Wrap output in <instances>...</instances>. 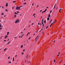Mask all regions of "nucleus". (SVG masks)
<instances>
[{
	"label": "nucleus",
	"instance_id": "1",
	"mask_svg": "<svg viewBox=\"0 0 65 65\" xmlns=\"http://www.w3.org/2000/svg\"><path fill=\"white\" fill-rule=\"evenodd\" d=\"M21 7H23V6H20L19 7H18V10H19V9H20V8H21Z\"/></svg>",
	"mask_w": 65,
	"mask_h": 65
},
{
	"label": "nucleus",
	"instance_id": "2",
	"mask_svg": "<svg viewBox=\"0 0 65 65\" xmlns=\"http://www.w3.org/2000/svg\"><path fill=\"white\" fill-rule=\"evenodd\" d=\"M19 19L17 20L16 21H15V23H18V21H19Z\"/></svg>",
	"mask_w": 65,
	"mask_h": 65
},
{
	"label": "nucleus",
	"instance_id": "3",
	"mask_svg": "<svg viewBox=\"0 0 65 65\" xmlns=\"http://www.w3.org/2000/svg\"><path fill=\"white\" fill-rule=\"evenodd\" d=\"M8 3L7 2L6 3V7H7L8 6Z\"/></svg>",
	"mask_w": 65,
	"mask_h": 65
},
{
	"label": "nucleus",
	"instance_id": "4",
	"mask_svg": "<svg viewBox=\"0 0 65 65\" xmlns=\"http://www.w3.org/2000/svg\"><path fill=\"white\" fill-rule=\"evenodd\" d=\"M7 37H8V36H6L5 37V38L6 39V38H7Z\"/></svg>",
	"mask_w": 65,
	"mask_h": 65
},
{
	"label": "nucleus",
	"instance_id": "5",
	"mask_svg": "<svg viewBox=\"0 0 65 65\" xmlns=\"http://www.w3.org/2000/svg\"><path fill=\"white\" fill-rule=\"evenodd\" d=\"M54 24V23H53L52 24H51L50 26V27H52V25H53Z\"/></svg>",
	"mask_w": 65,
	"mask_h": 65
},
{
	"label": "nucleus",
	"instance_id": "6",
	"mask_svg": "<svg viewBox=\"0 0 65 65\" xmlns=\"http://www.w3.org/2000/svg\"><path fill=\"white\" fill-rule=\"evenodd\" d=\"M2 25L0 24V28H2Z\"/></svg>",
	"mask_w": 65,
	"mask_h": 65
},
{
	"label": "nucleus",
	"instance_id": "7",
	"mask_svg": "<svg viewBox=\"0 0 65 65\" xmlns=\"http://www.w3.org/2000/svg\"><path fill=\"white\" fill-rule=\"evenodd\" d=\"M7 50V48H6L4 50V51H5L6 50Z\"/></svg>",
	"mask_w": 65,
	"mask_h": 65
},
{
	"label": "nucleus",
	"instance_id": "8",
	"mask_svg": "<svg viewBox=\"0 0 65 65\" xmlns=\"http://www.w3.org/2000/svg\"><path fill=\"white\" fill-rule=\"evenodd\" d=\"M22 47H23V45H22L21 46V48H22Z\"/></svg>",
	"mask_w": 65,
	"mask_h": 65
},
{
	"label": "nucleus",
	"instance_id": "9",
	"mask_svg": "<svg viewBox=\"0 0 65 65\" xmlns=\"http://www.w3.org/2000/svg\"><path fill=\"white\" fill-rule=\"evenodd\" d=\"M16 9H17V10H18V7H17Z\"/></svg>",
	"mask_w": 65,
	"mask_h": 65
},
{
	"label": "nucleus",
	"instance_id": "10",
	"mask_svg": "<svg viewBox=\"0 0 65 65\" xmlns=\"http://www.w3.org/2000/svg\"><path fill=\"white\" fill-rule=\"evenodd\" d=\"M9 34V32H7V35H8Z\"/></svg>",
	"mask_w": 65,
	"mask_h": 65
},
{
	"label": "nucleus",
	"instance_id": "11",
	"mask_svg": "<svg viewBox=\"0 0 65 65\" xmlns=\"http://www.w3.org/2000/svg\"><path fill=\"white\" fill-rule=\"evenodd\" d=\"M50 20V18H49L48 17V18H47V20L48 21V20Z\"/></svg>",
	"mask_w": 65,
	"mask_h": 65
},
{
	"label": "nucleus",
	"instance_id": "12",
	"mask_svg": "<svg viewBox=\"0 0 65 65\" xmlns=\"http://www.w3.org/2000/svg\"><path fill=\"white\" fill-rule=\"evenodd\" d=\"M51 16V15H48V18H50Z\"/></svg>",
	"mask_w": 65,
	"mask_h": 65
},
{
	"label": "nucleus",
	"instance_id": "13",
	"mask_svg": "<svg viewBox=\"0 0 65 65\" xmlns=\"http://www.w3.org/2000/svg\"><path fill=\"white\" fill-rule=\"evenodd\" d=\"M14 17L15 18H16L17 17V15L15 14L14 15Z\"/></svg>",
	"mask_w": 65,
	"mask_h": 65
},
{
	"label": "nucleus",
	"instance_id": "14",
	"mask_svg": "<svg viewBox=\"0 0 65 65\" xmlns=\"http://www.w3.org/2000/svg\"><path fill=\"white\" fill-rule=\"evenodd\" d=\"M36 14L35 13H34V14L33 15V16H34V15H35Z\"/></svg>",
	"mask_w": 65,
	"mask_h": 65
},
{
	"label": "nucleus",
	"instance_id": "15",
	"mask_svg": "<svg viewBox=\"0 0 65 65\" xmlns=\"http://www.w3.org/2000/svg\"><path fill=\"white\" fill-rule=\"evenodd\" d=\"M44 23H46V20H45L44 22Z\"/></svg>",
	"mask_w": 65,
	"mask_h": 65
},
{
	"label": "nucleus",
	"instance_id": "16",
	"mask_svg": "<svg viewBox=\"0 0 65 65\" xmlns=\"http://www.w3.org/2000/svg\"><path fill=\"white\" fill-rule=\"evenodd\" d=\"M13 61H14V57L13 58Z\"/></svg>",
	"mask_w": 65,
	"mask_h": 65
},
{
	"label": "nucleus",
	"instance_id": "17",
	"mask_svg": "<svg viewBox=\"0 0 65 65\" xmlns=\"http://www.w3.org/2000/svg\"><path fill=\"white\" fill-rule=\"evenodd\" d=\"M16 2V1H14L13 2V3H15Z\"/></svg>",
	"mask_w": 65,
	"mask_h": 65
},
{
	"label": "nucleus",
	"instance_id": "18",
	"mask_svg": "<svg viewBox=\"0 0 65 65\" xmlns=\"http://www.w3.org/2000/svg\"><path fill=\"white\" fill-rule=\"evenodd\" d=\"M8 11V10H7V9H6V11L7 12V11Z\"/></svg>",
	"mask_w": 65,
	"mask_h": 65
},
{
	"label": "nucleus",
	"instance_id": "19",
	"mask_svg": "<svg viewBox=\"0 0 65 65\" xmlns=\"http://www.w3.org/2000/svg\"><path fill=\"white\" fill-rule=\"evenodd\" d=\"M15 14H18V13L16 12H15Z\"/></svg>",
	"mask_w": 65,
	"mask_h": 65
},
{
	"label": "nucleus",
	"instance_id": "20",
	"mask_svg": "<svg viewBox=\"0 0 65 65\" xmlns=\"http://www.w3.org/2000/svg\"><path fill=\"white\" fill-rule=\"evenodd\" d=\"M43 22V19L42 20V22Z\"/></svg>",
	"mask_w": 65,
	"mask_h": 65
},
{
	"label": "nucleus",
	"instance_id": "21",
	"mask_svg": "<svg viewBox=\"0 0 65 65\" xmlns=\"http://www.w3.org/2000/svg\"><path fill=\"white\" fill-rule=\"evenodd\" d=\"M56 7V6H54V7L53 8V9H55V7Z\"/></svg>",
	"mask_w": 65,
	"mask_h": 65
},
{
	"label": "nucleus",
	"instance_id": "22",
	"mask_svg": "<svg viewBox=\"0 0 65 65\" xmlns=\"http://www.w3.org/2000/svg\"><path fill=\"white\" fill-rule=\"evenodd\" d=\"M1 14L2 15H3L4 14V13H2Z\"/></svg>",
	"mask_w": 65,
	"mask_h": 65
},
{
	"label": "nucleus",
	"instance_id": "23",
	"mask_svg": "<svg viewBox=\"0 0 65 65\" xmlns=\"http://www.w3.org/2000/svg\"><path fill=\"white\" fill-rule=\"evenodd\" d=\"M30 63V61H29L28 62V64H29Z\"/></svg>",
	"mask_w": 65,
	"mask_h": 65
},
{
	"label": "nucleus",
	"instance_id": "24",
	"mask_svg": "<svg viewBox=\"0 0 65 65\" xmlns=\"http://www.w3.org/2000/svg\"><path fill=\"white\" fill-rule=\"evenodd\" d=\"M34 24V23H32V24H31V25H33Z\"/></svg>",
	"mask_w": 65,
	"mask_h": 65
},
{
	"label": "nucleus",
	"instance_id": "25",
	"mask_svg": "<svg viewBox=\"0 0 65 65\" xmlns=\"http://www.w3.org/2000/svg\"><path fill=\"white\" fill-rule=\"evenodd\" d=\"M34 3H33V4H32V6H33L34 5Z\"/></svg>",
	"mask_w": 65,
	"mask_h": 65
},
{
	"label": "nucleus",
	"instance_id": "26",
	"mask_svg": "<svg viewBox=\"0 0 65 65\" xmlns=\"http://www.w3.org/2000/svg\"><path fill=\"white\" fill-rule=\"evenodd\" d=\"M5 41H6V40H5L4 41V42H5Z\"/></svg>",
	"mask_w": 65,
	"mask_h": 65
},
{
	"label": "nucleus",
	"instance_id": "27",
	"mask_svg": "<svg viewBox=\"0 0 65 65\" xmlns=\"http://www.w3.org/2000/svg\"><path fill=\"white\" fill-rule=\"evenodd\" d=\"M26 4V3H24L23 4H24V5L25 4Z\"/></svg>",
	"mask_w": 65,
	"mask_h": 65
},
{
	"label": "nucleus",
	"instance_id": "28",
	"mask_svg": "<svg viewBox=\"0 0 65 65\" xmlns=\"http://www.w3.org/2000/svg\"><path fill=\"white\" fill-rule=\"evenodd\" d=\"M43 26V27H44V24H42Z\"/></svg>",
	"mask_w": 65,
	"mask_h": 65
},
{
	"label": "nucleus",
	"instance_id": "29",
	"mask_svg": "<svg viewBox=\"0 0 65 65\" xmlns=\"http://www.w3.org/2000/svg\"><path fill=\"white\" fill-rule=\"evenodd\" d=\"M24 34L22 35V37H23V36H24Z\"/></svg>",
	"mask_w": 65,
	"mask_h": 65
},
{
	"label": "nucleus",
	"instance_id": "30",
	"mask_svg": "<svg viewBox=\"0 0 65 65\" xmlns=\"http://www.w3.org/2000/svg\"><path fill=\"white\" fill-rule=\"evenodd\" d=\"M52 11L51 10L50 12V13H51V12H52Z\"/></svg>",
	"mask_w": 65,
	"mask_h": 65
},
{
	"label": "nucleus",
	"instance_id": "31",
	"mask_svg": "<svg viewBox=\"0 0 65 65\" xmlns=\"http://www.w3.org/2000/svg\"><path fill=\"white\" fill-rule=\"evenodd\" d=\"M24 54V53H22L21 54L22 55H23Z\"/></svg>",
	"mask_w": 65,
	"mask_h": 65
},
{
	"label": "nucleus",
	"instance_id": "32",
	"mask_svg": "<svg viewBox=\"0 0 65 65\" xmlns=\"http://www.w3.org/2000/svg\"><path fill=\"white\" fill-rule=\"evenodd\" d=\"M10 43V42H9L7 44H9V43Z\"/></svg>",
	"mask_w": 65,
	"mask_h": 65
},
{
	"label": "nucleus",
	"instance_id": "33",
	"mask_svg": "<svg viewBox=\"0 0 65 65\" xmlns=\"http://www.w3.org/2000/svg\"><path fill=\"white\" fill-rule=\"evenodd\" d=\"M43 22H42V25H43Z\"/></svg>",
	"mask_w": 65,
	"mask_h": 65
},
{
	"label": "nucleus",
	"instance_id": "34",
	"mask_svg": "<svg viewBox=\"0 0 65 65\" xmlns=\"http://www.w3.org/2000/svg\"><path fill=\"white\" fill-rule=\"evenodd\" d=\"M9 63H10H10H11V61H9Z\"/></svg>",
	"mask_w": 65,
	"mask_h": 65
},
{
	"label": "nucleus",
	"instance_id": "35",
	"mask_svg": "<svg viewBox=\"0 0 65 65\" xmlns=\"http://www.w3.org/2000/svg\"><path fill=\"white\" fill-rule=\"evenodd\" d=\"M59 12H61V11L60 10H59Z\"/></svg>",
	"mask_w": 65,
	"mask_h": 65
},
{
	"label": "nucleus",
	"instance_id": "36",
	"mask_svg": "<svg viewBox=\"0 0 65 65\" xmlns=\"http://www.w3.org/2000/svg\"><path fill=\"white\" fill-rule=\"evenodd\" d=\"M48 27V26H47L46 28V29H47Z\"/></svg>",
	"mask_w": 65,
	"mask_h": 65
},
{
	"label": "nucleus",
	"instance_id": "37",
	"mask_svg": "<svg viewBox=\"0 0 65 65\" xmlns=\"http://www.w3.org/2000/svg\"><path fill=\"white\" fill-rule=\"evenodd\" d=\"M14 8V7H13L12 8V9H13Z\"/></svg>",
	"mask_w": 65,
	"mask_h": 65
},
{
	"label": "nucleus",
	"instance_id": "38",
	"mask_svg": "<svg viewBox=\"0 0 65 65\" xmlns=\"http://www.w3.org/2000/svg\"><path fill=\"white\" fill-rule=\"evenodd\" d=\"M31 39V38L30 37L29 38V39H28L29 40V39Z\"/></svg>",
	"mask_w": 65,
	"mask_h": 65
},
{
	"label": "nucleus",
	"instance_id": "39",
	"mask_svg": "<svg viewBox=\"0 0 65 65\" xmlns=\"http://www.w3.org/2000/svg\"><path fill=\"white\" fill-rule=\"evenodd\" d=\"M46 10H47V9H45V11H46Z\"/></svg>",
	"mask_w": 65,
	"mask_h": 65
},
{
	"label": "nucleus",
	"instance_id": "40",
	"mask_svg": "<svg viewBox=\"0 0 65 65\" xmlns=\"http://www.w3.org/2000/svg\"><path fill=\"white\" fill-rule=\"evenodd\" d=\"M10 58V57H8V59H9Z\"/></svg>",
	"mask_w": 65,
	"mask_h": 65
},
{
	"label": "nucleus",
	"instance_id": "41",
	"mask_svg": "<svg viewBox=\"0 0 65 65\" xmlns=\"http://www.w3.org/2000/svg\"><path fill=\"white\" fill-rule=\"evenodd\" d=\"M54 21H55V22H56V19H55V20Z\"/></svg>",
	"mask_w": 65,
	"mask_h": 65
},
{
	"label": "nucleus",
	"instance_id": "42",
	"mask_svg": "<svg viewBox=\"0 0 65 65\" xmlns=\"http://www.w3.org/2000/svg\"><path fill=\"white\" fill-rule=\"evenodd\" d=\"M51 21L50 22V23H49V24H51Z\"/></svg>",
	"mask_w": 65,
	"mask_h": 65
},
{
	"label": "nucleus",
	"instance_id": "43",
	"mask_svg": "<svg viewBox=\"0 0 65 65\" xmlns=\"http://www.w3.org/2000/svg\"><path fill=\"white\" fill-rule=\"evenodd\" d=\"M25 50H23V52H25Z\"/></svg>",
	"mask_w": 65,
	"mask_h": 65
},
{
	"label": "nucleus",
	"instance_id": "44",
	"mask_svg": "<svg viewBox=\"0 0 65 65\" xmlns=\"http://www.w3.org/2000/svg\"><path fill=\"white\" fill-rule=\"evenodd\" d=\"M17 13H19V12L18 11H17Z\"/></svg>",
	"mask_w": 65,
	"mask_h": 65
},
{
	"label": "nucleus",
	"instance_id": "45",
	"mask_svg": "<svg viewBox=\"0 0 65 65\" xmlns=\"http://www.w3.org/2000/svg\"><path fill=\"white\" fill-rule=\"evenodd\" d=\"M55 40L54 41H53V42H55Z\"/></svg>",
	"mask_w": 65,
	"mask_h": 65
},
{
	"label": "nucleus",
	"instance_id": "46",
	"mask_svg": "<svg viewBox=\"0 0 65 65\" xmlns=\"http://www.w3.org/2000/svg\"><path fill=\"white\" fill-rule=\"evenodd\" d=\"M17 37H15L14 38L15 39V38H16Z\"/></svg>",
	"mask_w": 65,
	"mask_h": 65
},
{
	"label": "nucleus",
	"instance_id": "47",
	"mask_svg": "<svg viewBox=\"0 0 65 65\" xmlns=\"http://www.w3.org/2000/svg\"><path fill=\"white\" fill-rule=\"evenodd\" d=\"M17 57V55H16L15 56V57Z\"/></svg>",
	"mask_w": 65,
	"mask_h": 65
},
{
	"label": "nucleus",
	"instance_id": "48",
	"mask_svg": "<svg viewBox=\"0 0 65 65\" xmlns=\"http://www.w3.org/2000/svg\"><path fill=\"white\" fill-rule=\"evenodd\" d=\"M1 18H3V17H2V16L1 17Z\"/></svg>",
	"mask_w": 65,
	"mask_h": 65
},
{
	"label": "nucleus",
	"instance_id": "49",
	"mask_svg": "<svg viewBox=\"0 0 65 65\" xmlns=\"http://www.w3.org/2000/svg\"><path fill=\"white\" fill-rule=\"evenodd\" d=\"M54 62H55L56 61V60H54Z\"/></svg>",
	"mask_w": 65,
	"mask_h": 65
},
{
	"label": "nucleus",
	"instance_id": "50",
	"mask_svg": "<svg viewBox=\"0 0 65 65\" xmlns=\"http://www.w3.org/2000/svg\"><path fill=\"white\" fill-rule=\"evenodd\" d=\"M28 55H27V57H26V58H27L28 57Z\"/></svg>",
	"mask_w": 65,
	"mask_h": 65
},
{
	"label": "nucleus",
	"instance_id": "51",
	"mask_svg": "<svg viewBox=\"0 0 65 65\" xmlns=\"http://www.w3.org/2000/svg\"><path fill=\"white\" fill-rule=\"evenodd\" d=\"M38 6H39V5H38L37 6V7H38Z\"/></svg>",
	"mask_w": 65,
	"mask_h": 65
},
{
	"label": "nucleus",
	"instance_id": "52",
	"mask_svg": "<svg viewBox=\"0 0 65 65\" xmlns=\"http://www.w3.org/2000/svg\"><path fill=\"white\" fill-rule=\"evenodd\" d=\"M43 12H45V11H43Z\"/></svg>",
	"mask_w": 65,
	"mask_h": 65
},
{
	"label": "nucleus",
	"instance_id": "53",
	"mask_svg": "<svg viewBox=\"0 0 65 65\" xmlns=\"http://www.w3.org/2000/svg\"><path fill=\"white\" fill-rule=\"evenodd\" d=\"M38 25H40V24L39 23H38Z\"/></svg>",
	"mask_w": 65,
	"mask_h": 65
},
{
	"label": "nucleus",
	"instance_id": "54",
	"mask_svg": "<svg viewBox=\"0 0 65 65\" xmlns=\"http://www.w3.org/2000/svg\"><path fill=\"white\" fill-rule=\"evenodd\" d=\"M2 37H1V39H2Z\"/></svg>",
	"mask_w": 65,
	"mask_h": 65
},
{
	"label": "nucleus",
	"instance_id": "55",
	"mask_svg": "<svg viewBox=\"0 0 65 65\" xmlns=\"http://www.w3.org/2000/svg\"><path fill=\"white\" fill-rule=\"evenodd\" d=\"M42 11V10H41L40 11V12H41Z\"/></svg>",
	"mask_w": 65,
	"mask_h": 65
},
{
	"label": "nucleus",
	"instance_id": "56",
	"mask_svg": "<svg viewBox=\"0 0 65 65\" xmlns=\"http://www.w3.org/2000/svg\"><path fill=\"white\" fill-rule=\"evenodd\" d=\"M42 16H41V19H42Z\"/></svg>",
	"mask_w": 65,
	"mask_h": 65
},
{
	"label": "nucleus",
	"instance_id": "57",
	"mask_svg": "<svg viewBox=\"0 0 65 65\" xmlns=\"http://www.w3.org/2000/svg\"><path fill=\"white\" fill-rule=\"evenodd\" d=\"M4 17H6V15H5L4 16Z\"/></svg>",
	"mask_w": 65,
	"mask_h": 65
},
{
	"label": "nucleus",
	"instance_id": "58",
	"mask_svg": "<svg viewBox=\"0 0 65 65\" xmlns=\"http://www.w3.org/2000/svg\"><path fill=\"white\" fill-rule=\"evenodd\" d=\"M48 8V7H47L46 8Z\"/></svg>",
	"mask_w": 65,
	"mask_h": 65
},
{
	"label": "nucleus",
	"instance_id": "59",
	"mask_svg": "<svg viewBox=\"0 0 65 65\" xmlns=\"http://www.w3.org/2000/svg\"><path fill=\"white\" fill-rule=\"evenodd\" d=\"M43 33H44V32L43 31L42 32V34H43Z\"/></svg>",
	"mask_w": 65,
	"mask_h": 65
},
{
	"label": "nucleus",
	"instance_id": "60",
	"mask_svg": "<svg viewBox=\"0 0 65 65\" xmlns=\"http://www.w3.org/2000/svg\"><path fill=\"white\" fill-rule=\"evenodd\" d=\"M0 29H1V30H2V28H0Z\"/></svg>",
	"mask_w": 65,
	"mask_h": 65
},
{
	"label": "nucleus",
	"instance_id": "61",
	"mask_svg": "<svg viewBox=\"0 0 65 65\" xmlns=\"http://www.w3.org/2000/svg\"><path fill=\"white\" fill-rule=\"evenodd\" d=\"M26 61H27L26 60L25 61V63H26Z\"/></svg>",
	"mask_w": 65,
	"mask_h": 65
},
{
	"label": "nucleus",
	"instance_id": "62",
	"mask_svg": "<svg viewBox=\"0 0 65 65\" xmlns=\"http://www.w3.org/2000/svg\"><path fill=\"white\" fill-rule=\"evenodd\" d=\"M29 33H30L29 32H28L27 34H29Z\"/></svg>",
	"mask_w": 65,
	"mask_h": 65
},
{
	"label": "nucleus",
	"instance_id": "63",
	"mask_svg": "<svg viewBox=\"0 0 65 65\" xmlns=\"http://www.w3.org/2000/svg\"><path fill=\"white\" fill-rule=\"evenodd\" d=\"M56 4H55V6H56Z\"/></svg>",
	"mask_w": 65,
	"mask_h": 65
},
{
	"label": "nucleus",
	"instance_id": "64",
	"mask_svg": "<svg viewBox=\"0 0 65 65\" xmlns=\"http://www.w3.org/2000/svg\"><path fill=\"white\" fill-rule=\"evenodd\" d=\"M29 27H30V25H29Z\"/></svg>",
	"mask_w": 65,
	"mask_h": 65
}]
</instances>
